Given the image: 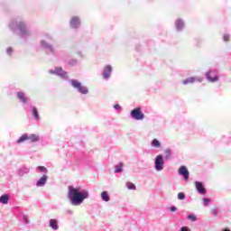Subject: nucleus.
<instances>
[{
	"mask_svg": "<svg viewBox=\"0 0 231 231\" xmlns=\"http://www.w3.org/2000/svg\"><path fill=\"white\" fill-rule=\"evenodd\" d=\"M68 198L72 205L79 206L84 202V199H88V198H89V192L86 189L80 191V188L69 186Z\"/></svg>",
	"mask_w": 231,
	"mask_h": 231,
	"instance_id": "nucleus-1",
	"label": "nucleus"
},
{
	"mask_svg": "<svg viewBox=\"0 0 231 231\" xmlns=\"http://www.w3.org/2000/svg\"><path fill=\"white\" fill-rule=\"evenodd\" d=\"M50 226L53 228V230H59V224L56 219L51 218L50 221Z\"/></svg>",
	"mask_w": 231,
	"mask_h": 231,
	"instance_id": "nucleus-14",
	"label": "nucleus"
},
{
	"mask_svg": "<svg viewBox=\"0 0 231 231\" xmlns=\"http://www.w3.org/2000/svg\"><path fill=\"white\" fill-rule=\"evenodd\" d=\"M193 82H196V78H188L182 82V84H193Z\"/></svg>",
	"mask_w": 231,
	"mask_h": 231,
	"instance_id": "nucleus-19",
	"label": "nucleus"
},
{
	"mask_svg": "<svg viewBox=\"0 0 231 231\" xmlns=\"http://www.w3.org/2000/svg\"><path fill=\"white\" fill-rule=\"evenodd\" d=\"M71 84L73 88L79 91V93H81L82 95H88V88L82 86L80 82L77 81L76 79H72Z\"/></svg>",
	"mask_w": 231,
	"mask_h": 231,
	"instance_id": "nucleus-3",
	"label": "nucleus"
},
{
	"mask_svg": "<svg viewBox=\"0 0 231 231\" xmlns=\"http://www.w3.org/2000/svg\"><path fill=\"white\" fill-rule=\"evenodd\" d=\"M114 107H115L116 109H121L120 105H115Z\"/></svg>",
	"mask_w": 231,
	"mask_h": 231,
	"instance_id": "nucleus-35",
	"label": "nucleus"
},
{
	"mask_svg": "<svg viewBox=\"0 0 231 231\" xmlns=\"http://www.w3.org/2000/svg\"><path fill=\"white\" fill-rule=\"evenodd\" d=\"M10 199V195L5 194L0 197V203H3V205H8V201Z\"/></svg>",
	"mask_w": 231,
	"mask_h": 231,
	"instance_id": "nucleus-13",
	"label": "nucleus"
},
{
	"mask_svg": "<svg viewBox=\"0 0 231 231\" xmlns=\"http://www.w3.org/2000/svg\"><path fill=\"white\" fill-rule=\"evenodd\" d=\"M179 174H181V176H184V180L186 181L189 180V170L185 166H180V167Z\"/></svg>",
	"mask_w": 231,
	"mask_h": 231,
	"instance_id": "nucleus-7",
	"label": "nucleus"
},
{
	"mask_svg": "<svg viewBox=\"0 0 231 231\" xmlns=\"http://www.w3.org/2000/svg\"><path fill=\"white\" fill-rule=\"evenodd\" d=\"M26 140H30V142H39V135L32 134L28 135V134H23L18 140L17 143H21L23 142H26Z\"/></svg>",
	"mask_w": 231,
	"mask_h": 231,
	"instance_id": "nucleus-2",
	"label": "nucleus"
},
{
	"mask_svg": "<svg viewBox=\"0 0 231 231\" xmlns=\"http://www.w3.org/2000/svg\"><path fill=\"white\" fill-rule=\"evenodd\" d=\"M206 78L208 79V80H209V82H217V80L219 79V77L212 76V72L210 71L206 74Z\"/></svg>",
	"mask_w": 231,
	"mask_h": 231,
	"instance_id": "nucleus-12",
	"label": "nucleus"
},
{
	"mask_svg": "<svg viewBox=\"0 0 231 231\" xmlns=\"http://www.w3.org/2000/svg\"><path fill=\"white\" fill-rule=\"evenodd\" d=\"M46 181H48V176L43 175L36 183V187H44L46 185Z\"/></svg>",
	"mask_w": 231,
	"mask_h": 231,
	"instance_id": "nucleus-11",
	"label": "nucleus"
},
{
	"mask_svg": "<svg viewBox=\"0 0 231 231\" xmlns=\"http://www.w3.org/2000/svg\"><path fill=\"white\" fill-rule=\"evenodd\" d=\"M17 97L22 102H23V104H26L28 102V99L26 98V97L23 92H18Z\"/></svg>",
	"mask_w": 231,
	"mask_h": 231,
	"instance_id": "nucleus-15",
	"label": "nucleus"
},
{
	"mask_svg": "<svg viewBox=\"0 0 231 231\" xmlns=\"http://www.w3.org/2000/svg\"><path fill=\"white\" fill-rule=\"evenodd\" d=\"M124 167V163L123 162H120L118 165L115 166V172L116 173H118V172H122V169Z\"/></svg>",
	"mask_w": 231,
	"mask_h": 231,
	"instance_id": "nucleus-18",
	"label": "nucleus"
},
{
	"mask_svg": "<svg viewBox=\"0 0 231 231\" xmlns=\"http://www.w3.org/2000/svg\"><path fill=\"white\" fill-rule=\"evenodd\" d=\"M18 28H19L21 33H26V24H24L23 22H21V23L18 24Z\"/></svg>",
	"mask_w": 231,
	"mask_h": 231,
	"instance_id": "nucleus-16",
	"label": "nucleus"
},
{
	"mask_svg": "<svg viewBox=\"0 0 231 231\" xmlns=\"http://www.w3.org/2000/svg\"><path fill=\"white\" fill-rule=\"evenodd\" d=\"M203 202H204V206L207 207V205H208V203H210V199H203Z\"/></svg>",
	"mask_w": 231,
	"mask_h": 231,
	"instance_id": "nucleus-29",
	"label": "nucleus"
},
{
	"mask_svg": "<svg viewBox=\"0 0 231 231\" xmlns=\"http://www.w3.org/2000/svg\"><path fill=\"white\" fill-rule=\"evenodd\" d=\"M32 112H33V116L35 120H39V112L37 111V108L35 106L32 107Z\"/></svg>",
	"mask_w": 231,
	"mask_h": 231,
	"instance_id": "nucleus-22",
	"label": "nucleus"
},
{
	"mask_svg": "<svg viewBox=\"0 0 231 231\" xmlns=\"http://www.w3.org/2000/svg\"><path fill=\"white\" fill-rule=\"evenodd\" d=\"M178 199H185V193L180 192V193L178 194Z\"/></svg>",
	"mask_w": 231,
	"mask_h": 231,
	"instance_id": "nucleus-26",
	"label": "nucleus"
},
{
	"mask_svg": "<svg viewBox=\"0 0 231 231\" xmlns=\"http://www.w3.org/2000/svg\"><path fill=\"white\" fill-rule=\"evenodd\" d=\"M126 187L128 190H136V185L131 181L126 182Z\"/></svg>",
	"mask_w": 231,
	"mask_h": 231,
	"instance_id": "nucleus-17",
	"label": "nucleus"
},
{
	"mask_svg": "<svg viewBox=\"0 0 231 231\" xmlns=\"http://www.w3.org/2000/svg\"><path fill=\"white\" fill-rule=\"evenodd\" d=\"M56 73L62 75V73H64V70H62V68L60 67V68L56 69Z\"/></svg>",
	"mask_w": 231,
	"mask_h": 231,
	"instance_id": "nucleus-28",
	"label": "nucleus"
},
{
	"mask_svg": "<svg viewBox=\"0 0 231 231\" xmlns=\"http://www.w3.org/2000/svg\"><path fill=\"white\" fill-rule=\"evenodd\" d=\"M131 116H133L134 120H143V118H145V115L142 112V108L140 107L132 110Z\"/></svg>",
	"mask_w": 231,
	"mask_h": 231,
	"instance_id": "nucleus-5",
	"label": "nucleus"
},
{
	"mask_svg": "<svg viewBox=\"0 0 231 231\" xmlns=\"http://www.w3.org/2000/svg\"><path fill=\"white\" fill-rule=\"evenodd\" d=\"M176 27L179 29V30H181L183 28V21L181 20H177L176 21Z\"/></svg>",
	"mask_w": 231,
	"mask_h": 231,
	"instance_id": "nucleus-21",
	"label": "nucleus"
},
{
	"mask_svg": "<svg viewBox=\"0 0 231 231\" xmlns=\"http://www.w3.org/2000/svg\"><path fill=\"white\" fill-rule=\"evenodd\" d=\"M171 156H172V152H171V150H169V149L165 150L166 160H169Z\"/></svg>",
	"mask_w": 231,
	"mask_h": 231,
	"instance_id": "nucleus-23",
	"label": "nucleus"
},
{
	"mask_svg": "<svg viewBox=\"0 0 231 231\" xmlns=\"http://www.w3.org/2000/svg\"><path fill=\"white\" fill-rule=\"evenodd\" d=\"M171 212H176V207L172 206V207L171 208Z\"/></svg>",
	"mask_w": 231,
	"mask_h": 231,
	"instance_id": "nucleus-34",
	"label": "nucleus"
},
{
	"mask_svg": "<svg viewBox=\"0 0 231 231\" xmlns=\"http://www.w3.org/2000/svg\"><path fill=\"white\" fill-rule=\"evenodd\" d=\"M70 26L71 28H79V26H80V19L79 16H74L71 18Z\"/></svg>",
	"mask_w": 231,
	"mask_h": 231,
	"instance_id": "nucleus-9",
	"label": "nucleus"
},
{
	"mask_svg": "<svg viewBox=\"0 0 231 231\" xmlns=\"http://www.w3.org/2000/svg\"><path fill=\"white\" fill-rule=\"evenodd\" d=\"M7 53H8V55H12V53H14V49L8 48L7 49Z\"/></svg>",
	"mask_w": 231,
	"mask_h": 231,
	"instance_id": "nucleus-31",
	"label": "nucleus"
},
{
	"mask_svg": "<svg viewBox=\"0 0 231 231\" xmlns=\"http://www.w3.org/2000/svg\"><path fill=\"white\" fill-rule=\"evenodd\" d=\"M71 84L73 88L79 91V93H81L82 95H88V88L82 86L80 82L77 81L76 79H72Z\"/></svg>",
	"mask_w": 231,
	"mask_h": 231,
	"instance_id": "nucleus-4",
	"label": "nucleus"
},
{
	"mask_svg": "<svg viewBox=\"0 0 231 231\" xmlns=\"http://www.w3.org/2000/svg\"><path fill=\"white\" fill-rule=\"evenodd\" d=\"M38 170L40 171V172L48 173V169H46V167H44V166H39Z\"/></svg>",
	"mask_w": 231,
	"mask_h": 231,
	"instance_id": "nucleus-25",
	"label": "nucleus"
},
{
	"mask_svg": "<svg viewBox=\"0 0 231 231\" xmlns=\"http://www.w3.org/2000/svg\"><path fill=\"white\" fill-rule=\"evenodd\" d=\"M224 41H225V42H228V41H230V35L225 34L224 35Z\"/></svg>",
	"mask_w": 231,
	"mask_h": 231,
	"instance_id": "nucleus-27",
	"label": "nucleus"
},
{
	"mask_svg": "<svg viewBox=\"0 0 231 231\" xmlns=\"http://www.w3.org/2000/svg\"><path fill=\"white\" fill-rule=\"evenodd\" d=\"M190 229H189L187 226H183L180 228V231H189Z\"/></svg>",
	"mask_w": 231,
	"mask_h": 231,
	"instance_id": "nucleus-32",
	"label": "nucleus"
},
{
	"mask_svg": "<svg viewBox=\"0 0 231 231\" xmlns=\"http://www.w3.org/2000/svg\"><path fill=\"white\" fill-rule=\"evenodd\" d=\"M212 212H213V216L216 217V216H217V210L212 209Z\"/></svg>",
	"mask_w": 231,
	"mask_h": 231,
	"instance_id": "nucleus-33",
	"label": "nucleus"
},
{
	"mask_svg": "<svg viewBox=\"0 0 231 231\" xmlns=\"http://www.w3.org/2000/svg\"><path fill=\"white\" fill-rule=\"evenodd\" d=\"M188 219H192L193 221H196L198 218H197L196 216H194V215H189V216L188 217Z\"/></svg>",
	"mask_w": 231,
	"mask_h": 231,
	"instance_id": "nucleus-30",
	"label": "nucleus"
},
{
	"mask_svg": "<svg viewBox=\"0 0 231 231\" xmlns=\"http://www.w3.org/2000/svg\"><path fill=\"white\" fill-rule=\"evenodd\" d=\"M152 147H160L161 145L160 141H158L157 139H153L152 142Z\"/></svg>",
	"mask_w": 231,
	"mask_h": 231,
	"instance_id": "nucleus-24",
	"label": "nucleus"
},
{
	"mask_svg": "<svg viewBox=\"0 0 231 231\" xmlns=\"http://www.w3.org/2000/svg\"><path fill=\"white\" fill-rule=\"evenodd\" d=\"M113 70V68L109 65L106 66L103 71V77L104 79H109L111 77V71Z\"/></svg>",
	"mask_w": 231,
	"mask_h": 231,
	"instance_id": "nucleus-10",
	"label": "nucleus"
},
{
	"mask_svg": "<svg viewBox=\"0 0 231 231\" xmlns=\"http://www.w3.org/2000/svg\"><path fill=\"white\" fill-rule=\"evenodd\" d=\"M195 187H196L199 194H205V192H207V189H205V185H203L199 181H195Z\"/></svg>",
	"mask_w": 231,
	"mask_h": 231,
	"instance_id": "nucleus-8",
	"label": "nucleus"
},
{
	"mask_svg": "<svg viewBox=\"0 0 231 231\" xmlns=\"http://www.w3.org/2000/svg\"><path fill=\"white\" fill-rule=\"evenodd\" d=\"M155 169L156 171L163 170V157L162 155H157L155 158Z\"/></svg>",
	"mask_w": 231,
	"mask_h": 231,
	"instance_id": "nucleus-6",
	"label": "nucleus"
},
{
	"mask_svg": "<svg viewBox=\"0 0 231 231\" xmlns=\"http://www.w3.org/2000/svg\"><path fill=\"white\" fill-rule=\"evenodd\" d=\"M101 198L103 201H109V195L107 194V191H103L101 193Z\"/></svg>",
	"mask_w": 231,
	"mask_h": 231,
	"instance_id": "nucleus-20",
	"label": "nucleus"
}]
</instances>
